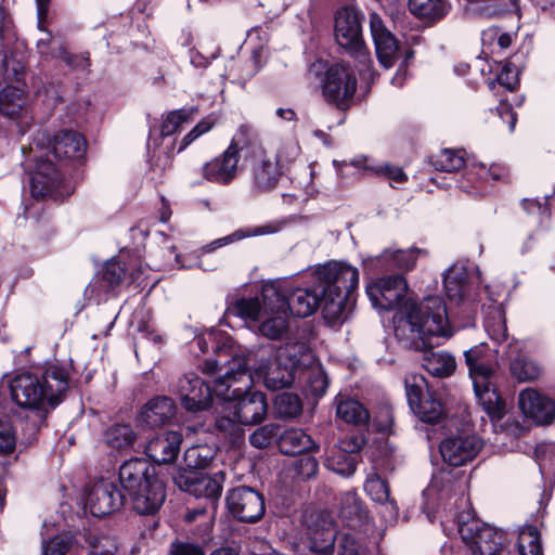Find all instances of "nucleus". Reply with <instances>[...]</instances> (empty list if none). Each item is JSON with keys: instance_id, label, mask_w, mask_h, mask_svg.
<instances>
[{"instance_id": "nucleus-1", "label": "nucleus", "mask_w": 555, "mask_h": 555, "mask_svg": "<svg viewBox=\"0 0 555 555\" xmlns=\"http://www.w3.org/2000/svg\"><path fill=\"white\" fill-rule=\"evenodd\" d=\"M408 283L402 275H389L369 284L365 293L376 309L391 310L399 306L393 317L395 335L404 347L420 349L431 337H450L446 304L441 297L430 296L417 304L405 300Z\"/></svg>"}, {"instance_id": "nucleus-2", "label": "nucleus", "mask_w": 555, "mask_h": 555, "mask_svg": "<svg viewBox=\"0 0 555 555\" xmlns=\"http://www.w3.org/2000/svg\"><path fill=\"white\" fill-rule=\"evenodd\" d=\"M248 367L246 356L234 354L223 364L220 360H206L203 371L222 372L215 380V395L228 402V409L241 424L251 426L266 418L268 403L262 392L248 391L253 384Z\"/></svg>"}, {"instance_id": "nucleus-3", "label": "nucleus", "mask_w": 555, "mask_h": 555, "mask_svg": "<svg viewBox=\"0 0 555 555\" xmlns=\"http://www.w3.org/2000/svg\"><path fill=\"white\" fill-rule=\"evenodd\" d=\"M228 311L243 319L251 331L271 340L282 339L288 331L285 292L281 282L263 284L258 296L241 298Z\"/></svg>"}, {"instance_id": "nucleus-4", "label": "nucleus", "mask_w": 555, "mask_h": 555, "mask_svg": "<svg viewBox=\"0 0 555 555\" xmlns=\"http://www.w3.org/2000/svg\"><path fill=\"white\" fill-rule=\"evenodd\" d=\"M312 282L323 296V318L331 326L344 323L359 285V271L344 261H332L312 272Z\"/></svg>"}, {"instance_id": "nucleus-5", "label": "nucleus", "mask_w": 555, "mask_h": 555, "mask_svg": "<svg viewBox=\"0 0 555 555\" xmlns=\"http://www.w3.org/2000/svg\"><path fill=\"white\" fill-rule=\"evenodd\" d=\"M68 378V370L60 364L49 365L41 376L24 372L11 382V395L21 406L37 409L46 402L54 406L65 396Z\"/></svg>"}, {"instance_id": "nucleus-6", "label": "nucleus", "mask_w": 555, "mask_h": 555, "mask_svg": "<svg viewBox=\"0 0 555 555\" xmlns=\"http://www.w3.org/2000/svg\"><path fill=\"white\" fill-rule=\"evenodd\" d=\"M309 356L305 344L285 345L280 347L274 359L256 369V374L263 378L264 386L271 390H279L291 386L295 378V371L304 364Z\"/></svg>"}, {"instance_id": "nucleus-7", "label": "nucleus", "mask_w": 555, "mask_h": 555, "mask_svg": "<svg viewBox=\"0 0 555 555\" xmlns=\"http://www.w3.org/2000/svg\"><path fill=\"white\" fill-rule=\"evenodd\" d=\"M251 129L247 125L240 126L227 150L204 165L203 175L208 181L228 184L236 177L240 152H248Z\"/></svg>"}, {"instance_id": "nucleus-8", "label": "nucleus", "mask_w": 555, "mask_h": 555, "mask_svg": "<svg viewBox=\"0 0 555 555\" xmlns=\"http://www.w3.org/2000/svg\"><path fill=\"white\" fill-rule=\"evenodd\" d=\"M459 533L469 547L472 555H500L503 551L504 534L480 519L462 514L457 524Z\"/></svg>"}, {"instance_id": "nucleus-9", "label": "nucleus", "mask_w": 555, "mask_h": 555, "mask_svg": "<svg viewBox=\"0 0 555 555\" xmlns=\"http://www.w3.org/2000/svg\"><path fill=\"white\" fill-rule=\"evenodd\" d=\"M244 159L250 175L251 186L256 192L266 193L276 188L283 172L259 142L254 129Z\"/></svg>"}, {"instance_id": "nucleus-10", "label": "nucleus", "mask_w": 555, "mask_h": 555, "mask_svg": "<svg viewBox=\"0 0 555 555\" xmlns=\"http://www.w3.org/2000/svg\"><path fill=\"white\" fill-rule=\"evenodd\" d=\"M357 77L351 67L334 64L327 68L322 80V95L328 104L347 109L354 102Z\"/></svg>"}, {"instance_id": "nucleus-11", "label": "nucleus", "mask_w": 555, "mask_h": 555, "mask_svg": "<svg viewBox=\"0 0 555 555\" xmlns=\"http://www.w3.org/2000/svg\"><path fill=\"white\" fill-rule=\"evenodd\" d=\"M309 548L319 555H331L334 551L337 530L327 511H306L302 518Z\"/></svg>"}, {"instance_id": "nucleus-12", "label": "nucleus", "mask_w": 555, "mask_h": 555, "mask_svg": "<svg viewBox=\"0 0 555 555\" xmlns=\"http://www.w3.org/2000/svg\"><path fill=\"white\" fill-rule=\"evenodd\" d=\"M172 479L180 490L189 492L196 498L209 500V508L214 512L216 511V502L221 496L225 480L223 472L208 476L192 470H179L173 475Z\"/></svg>"}, {"instance_id": "nucleus-13", "label": "nucleus", "mask_w": 555, "mask_h": 555, "mask_svg": "<svg viewBox=\"0 0 555 555\" xmlns=\"http://www.w3.org/2000/svg\"><path fill=\"white\" fill-rule=\"evenodd\" d=\"M335 38L337 43L351 55L359 59L360 63L370 62L363 46L360 17L356 10L341 9L335 17Z\"/></svg>"}, {"instance_id": "nucleus-14", "label": "nucleus", "mask_w": 555, "mask_h": 555, "mask_svg": "<svg viewBox=\"0 0 555 555\" xmlns=\"http://www.w3.org/2000/svg\"><path fill=\"white\" fill-rule=\"evenodd\" d=\"M33 100L22 87L7 86L0 90V116L15 122L24 133L31 125Z\"/></svg>"}, {"instance_id": "nucleus-15", "label": "nucleus", "mask_w": 555, "mask_h": 555, "mask_svg": "<svg viewBox=\"0 0 555 555\" xmlns=\"http://www.w3.org/2000/svg\"><path fill=\"white\" fill-rule=\"evenodd\" d=\"M225 502L233 517L244 522H256L266 512L262 494L246 486L230 490Z\"/></svg>"}, {"instance_id": "nucleus-16", "label": "nucleus", "mask_w": 555, "mask_h": 555, "mask_svg": "<svg viewBox=\"0 0 555 555\" xmlns=\"http://www.w3.org/2000/svg\"><path fill=\"white\" fill-rule=\"evenodd\" d=\"M124 500L113 481L101 479L87 490L83 507L94 517H104L119 509Z\"/></svg>"}, {"instance_id": "nucleus-17", "label": "nucleus", "mask_w": 555, "mask_h": 555, "mask_svg": "<svg viewBox=\"0 0 555 555\" xmlns=\"http://www.w3.org/2000/svg\"><path fill=\"white\" fill-rule=\"evenodd\" d=\"M483 442L476 435L459 434L444 438L439 451L449 466H463L472 462L482 449Z\"/></svg>"}, {"instance_id": "nucleus-18", "label": "nucleus", "mask_w": 555, "mask_h": 555, "mask_svg": "<svg viewBox=\"0 0 555 555\" xmlns=\"http://www.w3.org/2000/svg\"><path fill=\"white\" fill-rule=\"evenodd\" d=\"M175 391L180 398L181 405L186 411H204L211 405V389L195 373H188L180 377L177 382Z\"/></svg>"}, {"instance_id": "nucleus-19", "label": "nucleus", "mask_w": 555, "mask_h": 555, "mask_svg": "<svg viewBox=\"0 0 555 555\" xmlns=\"http://www.w3.org/2000/svg\"><path fill=\"white\" fill-rule=\"evenodd\" d=\"M518 405L521 412L537 424L547 425L555 420V401L533 388L519 392Z\"/></svg>"}, {"instance_id": "nucleus-20", "label": "nucleus", "mask_w": 555, "mask_h": 555, "mask_svg": "<svg viewBox=\"0 0 555 555\" xmlns=\"http://www.w3.org/2000/svg\"><path fill=\"white\" fill-rule=\"evenodd\" d=\"M370 28L379 64L385 68H390L397 59L398 42L396 38L376 13H372L370 16Z\"/></svg>"}, {"instance_id": "nucleus-21", "label": "nucleus", "mask_w": 555, "mask_h": 555, "mask_svg": "<svg viewBox=\"0 0 555 555\" xmlns=\"http://www.w3.org/2000/svg\"><path fill=\"white\" fill-rule=\"evenodd\" d=\"M157 477L155 467L143 459H131L119 467V481L128 495L138 491L150 479Z\"/></svg>"}, {"instance_id": "nucleus-22", "label": "nucleus", "mask_w": 555, "mask_h": 555, "mask_svg": "<svg viewBox=\"0 0 555 555\" xmlns=\"http://www.w3.org/2000/svg\"><path fill=\"white\" fill-rule=\"evenodd\" d=\"M286 312L298 318H307L313 314L319 307L323 308V296L317 284L297 287L291 295L285 296Z\"/></svg>"}, {"instance_id": "nucleus-23", "label": "nucleus", "mask_w": 555, "mask_h": 555, "mask_svg": "<svg viewBox=\"0 0 555 555\" xmlns=\"http://www.w3.org/2000/svg\"><path fill=\"white\" fill-rule=\"evenodd\" d=\"M492 376H480L473 380L478 403L492 421L501 420L505 414V401L492 383Z\"/></svg>"}, {"instance_id": "nucleus-24", "label": "nucleus", "mask_w": 555, "mask_h": 555, "mask_svg": "<svg viewBox=\"0 0 555 555\" xmlns=\"http://www.w3.org/2000/svg\"><path fill=\"white\" fill-rule=\"evenodd\" d=\"M129 496L137 513L154 514L160 508L166 499L164 482L158 477L152 478Z\"/></svg>"}, {"instance_id": "nucleus-25", "label": "nucleus", "mask_w": 555, "mask_h": 555, "mask_svg": "<svg viewBox=\"0 0 555 555\" xmlns=\"http://www.w3.org/2000/svg\"><path fill=\"white\" fill-rule=\"evenodd\" d=\"M181 442V434L178 431H167L146 443L145 454L157 464L169 463L177 457Z\"/></svg>"}, {"instance_id": "nucleus-26", "label": "nucleus", "mask_w": 555, "mask_h": 555, "mask_svg": "<svg viewBox=\"0 0 555 555\" xmlns=\"http://www.w3.org/2000/svg\"><path fill=\"white\" fill-rule=\"evenodd\" d=\"M176 406L171 398L158 396L142 408L138 422L142 426L158 427L167 424L175 416Z\"/></svg>"}, {"instance_id": "nucleus-27", "label": "nucleus", "mask_w": 555, "mask_h": 555, "mask_svg": "<svg viewBox=\"0 0 555 555\" xmlns=\"http://www.w3.org/2000/svg\"><path fill=\"white\" fill-rule=\"evenodd\" d=\"M61 175L52 162L40 159L30 179V192L36 198H43L61 184Z\"/></svg>"}, {"instance_id": "nucleus-28", "label": "nucleus", "mask_w": 555, "mask_h": 555, "mask_svg": "<svg viewBox=\"0 0 555 555\" xmlns=\"http://www.w3.org/2000/svg\"><path fill=\"white\" fill-rule=\"evenodd\" d=\"M86 150V140L78 132L62 130L53 138L52 153L56 158L80 159Z\"/></svg>"}, {"instance_id": "nucleus-29", "label": "nucleus", "mask_w": 555, "mask_h": 555, "mask_svg": "<svg viewBox=\"0 0 555 555\" xmlns=\"http://www.w3.org/2000/svg\"><path fill=\"white\" fill-rule=\"evenodd\" d=\"M364 490L374 502L382 505L380 513L387 520L397 519L398 506L390 499L388 485L380 476L370 475L364 483Z\"/></svg>"}, {"instance_id": "nucleus-30", "label": "nucleus", "mask_w": 555, "mask_h": 555, "mask_svg": "<svg viewBox=\"0 0 555 555\" xmlns=\"http://www.w3.org/2000/svg\"><path fill=\"white\" fill-rule=\"evenodd\" d=\"M283 222L281 221H271L266 224L255 227V228H248V229H240L234 231L232 234L217 238L212 241L211 243L205 245L203 247L204 253H211L216 250L217 248L223 247L228 244H231L233 242L250 237V236H259V235H268V234H274L282 230Z\"/></svg>"}, {"instance_id": "nucleus-31", "label": "nucleus", "mask_w": 555, "mask_h": 555, "mask_svg": "<svg viewBox=\"0 0 555 555\" xmlns=\"http://www.w3.org/2000/svg\"><path fill=\"white\" fill-rule=\"evenodd\" d=\"M516 349L517 345L508 346L511 358L509 371L512 376L519 383L532 382L539 378L542 374V367L539 363L525 353H517L513 357Z\"/></svg>"}, {"instance_id": "nucleus-32", "label": "nucleus", "mask_w": 555, "mask_h": 555, "mask_svg": "<svg viewBox=\"0 0 555 555\" xmlns=\"http://www.w3.org/2000/svg\"><path fill=\"white\" fill-rule=\"evenodd\" d=\"M409 9L412 14L428 21H439L450 11L448 0H409Z\"/></svg>"}, {"instance_id": "nucleus-33", "label": "nucleus", "mask_w": 555, "mask_h": 555, "mask_svg": "<svg viewBox=\"0 0 555 555\" xmlns=\"http://www.w3.org/2000/svg\"><path fill=\"white\" fill-rule=\"evenodd\" d=\"M280 450L289 455H296L311 450L314 442L309 435L300 428L286 430L280 438Z\"/></svg>"}, {"instance_id": "nucleus-34", "label": "nucleus", "mask_w": 555, "mask_h": 555, "mask_svg": "<svg viewBox=\"0 0 555 555\" xmlns=\"http://www.w3.org/2000/svg\"><path fill=\"white\" fill-rule=\"evenodd\" d=\"M339 515L349 522L350 527L356 526L366 517V511L356 491L349 490L340 494Z\"/></svg>"}, {"instance_id": "nucleus-35", "label": "nucleus", "mask_w": 555, "mask_h": 555, "mask_svg": "<svg viewBox=\"0 0 555 555\" xmlns=\"http://www.w3.org/2000/svg\"><path fill=\"white\" fill-rule=\"evenodd\" d=\"M423 366L434 376H450L456 369V362L452 354L444 351L426 352L423 359Z\"/></svg>"}, {"instance_id": "nucleus-36", "label": "nucleus", "mask_w": 555, "mask_h": 555, "mask_svg": "<svg viewBox=\"0 0 555 555\" xmlns=\"http://www.w3.org/2000/svg\"><path fill=\"white\" fill-rule=\"evenodd\" d=\"M126 271L127 269L121 261L111 259L105 263L101 280L94 281L87 289L91 293L98 288L107 292L121 283L126 276Z\"/></svg>"}, {"instance_id": "nucleus-37", "label": "nucleus", "mask_w": 555, "mask_h": 555, "mask_svg": "<svg viewBox=\"0 0 555 555\" xmlns=\"http://www.w3.org/2000/svg\"><path fill=\"white\" fill-rule=\"evenodd\" d=\"M472 380L480 376H492L493 369L486 356L485 345L475 346L464 352Z\"/></svg>"}, {"instance_id": "nucleus-38", "label": "nucleus", "mask_w": 555, "mask_h": 555, "mask_svg": "<svg viewBox=\"0 0 555 555\" xmlns=\"http://www.w3.org/2000/svg\"><path fill=\"white\" fill-rule=\"evenodd\" d=\"M357 455L333 447L325 460V467L344 477L353 475L357 467Z\"/></svg>"}, {"instance_id": "nucleus-39", "label": "nucleus", "mask_w": 555, "mask_h": 555, "mask_svg": "<svg viewBox=\"0 0 555 555\" xmlns=\"http://www.w3.org/2000/svg\"><path fill=\"white\" fill-rule=\"evenodd\" d=\"M485 330L492 340L496 343L505 340L507 326L505 311L501 306H493L488 309L485 318Z\"/></svg>"}, {"instance_id": "nucleus-40", "label": "nucleus", "mask_w": 555, "mask_h": 555, "mask_svg": "<svg viewBox=\"0 0 555 555\" xmlns=\"http://www.w3.org/2000/svg\"><path fill=\"white\" fill-rule=\"evenodd\" d=\"M104 437L107 446L116 450H127L135 440V434L128 424H115L108 427Z\"/></svg>"}, {"instance_id": "nucleus-41", "label": "nucleus", "mask_w": 555, "mask_h": 555, "mask_svg": "<svg viewBox=\"0 0 555 555\" xmlns=\"http://www.w3.org/2000/svg\"><path fill=\"white\" fill-rule=\"evenodd\" d=\"M336 414L346 423L361 424L369 420L366 409L356 400L346 399L337 403Z\"/></svg>"}, {"instance_id": "nucleus-42", "label": "nucleus", "mask_w": 555, "mask_h": 555, "mask_svg": "<svg viewBox=\"0 0 555 555\" xmlns=\"http://www.w3.org/2000/svg\"><path fill=\"white\" fill-rule=\"evenodd\" d=\"M196 113V107H183L168 113L162 124V135L169 137L173 134L183 124L189 122Z\"/></svg>"}, {"instance_id": "nucleus-43", "label": "nucleus", "mask_w": 555, "mask_h": 555, "mask_svg": "<svg viewBox=\"0 0 555 555\" xmlns=\"http://www.w3.org/2000/svg\"><path fill=\"white\" fill-rule=\"evenodd\" d=\"M412 411L422 422L436 423L442 415L441 403L434 399L431 395H427L423 399H418V402L410 405Z\"/></svg>"}, {"instance_id": "nucleus-44", "label": "nucleus", "mask_w": 555, "mask_h": 555, "mask_svg": "<svg viewBox=\"0 0 555 555\" xmlns=\"http://www.w3.org/2000/svg\"><path fill=\"white\" fill-rule=\"evenodd\" d=\"M214 450L208 446H193L184 453L188 470L206 468L214 459Z\"/></svg>"}, {"instance_id": "nucleus-45", "label": "nucleus", "mask_w": 555, "mask_h": 555, "mask_svg": "<svg viewBox=\"0 0 555 555\" xmlns=\"http://www.w3.org/2000/svg\"><path fill=\"white\" fill-rule=\"evenodd\" d=\"M518 551L520 555H542L540 533L535 527L527 526L520 530Z\"/></svg>"}, {"instance_id": "nucleus-46", "label": "nucleus", "mask_w": 555, "mask_h": 555, "mask_svg": "<svg viewBox=\"0 0 555 555\" xmlns=\"http://www.w3.org/2000/svg\"><path fill=\"white\" fill-rule=\"evenodd\" d=\"M404 385L409 405L417 403L418 399H423L429 395L427 382L421 374H408L404 378Z\"/></svg>"}, {"instance_id": "nucleus-47", "label": "nucleus", "mask_w": 555, "mask_h": 555, "mask_svg": "<svg viewBox=\"0 0 555 555\" xmlns=\"http://www.w3.org/2000/svg\"><path fill=\"white\" fill-rule=\"evenodd\" d=\"M465 164L464 156L461 152L444 149L437 154L433 159V165L440 171H457Z\"/></svg>"}, {"instance_id": "nucleus-48", "label": "nucleus", "mask_w": 555, "mask_h": 555, "mask_svg": "<svg viewBox=\"0 0 555 555\" xmlns=\"http://www.w3.org/2000/svg\"><path fill=\"white\" fill-rule=\"evenodd\" d=\"M301 408V401L295 393L282 392L275 398V409L282 417H296L300 414Z\"/></svg>"}, {"instance_id": "nucleus-49", "label": "nucleus", "mask_w": 555, "mask_h": 555, "mask_svg": "<svg viewBox=\"0 0 555 555\" xmlns=\"http://www.w3.org/2000/svg\"><path fill=\"white\" fill-rule=\"evenodd\" d=\"M397 256L395 248H386L377 256H369L363 260V264L370 270L390 271L398 270Z\"/></svg>"}, {"instance_id": "nucleus-50", "label": "nucleus", "mask_w": 555, "mask_h": 555, "mask_svg": "<svg viewBox=\"0 0 555 555\" xmlns=\"http://www.w3.org/2000/svg\"><path fill=\"white\" fill-rule=\"evenodd\" d=\"M300 154V146L294 141L282 143L275 154V160H273L280 170L283 172L298 158Z\"/></svg>"}, {"instance_id": "nucleus-51", "label": "nucleus", "mask_w": 555, "mask_h": 555, "mask_svg": "<svg viewBox=\"0 0 555 555\" xmlns=\"http://www.w3.org/2000/svg\"><path fill=\"white\" fill-rule=\"evenodd\" d=\"M224 411L225 414L217 418L216 426L218 430L224 433L232 440H236L243 436V430L241 428L243 424H241L228 409V402H225Z\"/></svg>"}, {"instance_id": "nucleus-52", "label": "nucleus", "mask_w": 555, "mask_h": 555, "mask_svg": "<svg viewBox=\"0 0 555 555\" xmlns=\"http://www.w3.org/2000/svg\"><path fill=\"white\" fill-rule=\"evenodd\" d=\"M279 426L275 424H266L258 427L250 436L249 442L251 446L263 449L268 447L274 437L278 435Z\"/></svg>"}, {"instance_id": "nucleus-53", "label": "nucleus", "mask_w": 555, "mask_h": 555, "mask_svg": "<svg viewBox=\"0 0 555 555\" xmlns=\"http://www.w3.org/2000/svg\"><path fill=\"white\" fill-rule=\"evenodd\" d=\"M293 469L297 477L308 480L315 477L319 470L318 461L311 455H304L293 462Z\"/></svg>"}, {"instance_id": "nucleus-54", "label": "nucleus", "mask_w": 555, "mask_h": 555, "mask_svg": "<svg viewBox=\"0 0 555 555\" xmlns=\"http://www.w3.org/2000/svg\"><path fill=\"white\" fill-rule=\"evenodd\" d=\"M16 431L9 421L0 420V454H10L16 447Z\"/></svg>"}, {"instance_id": "nucleus-55", "label": "nucleus", "mask_w": 555, "mask_h": 555, "mask_svg": "<svg viewBox=\"0 0 555 555\" xmlns=\"http://www.w3.org/2000/svg\"><path fill=\"white\" fill-rule=\"evenodd\" d=\"M495 82L505 87L507 90L513 91L518 85V73L516 67L512 64H505L498 74L496 79L489 81V88L493 89Z\"/></svg>"}, {"instance_id": "nucleus-56", "label": "nucleus", "mask_w": 555, "mask_h": 555, "mask_svg": "<svg viewBox=\"0 0 555 555\" xmlns=\"http://www.w3.org/2000/svg\"><path fill=\"white\" fill-rule=\"evenodd\" d=\"M69 546L70 541L67 538L56 535L42 541V555H65Z\"/></svg>"}, {"instance_id": "nucleus-57", "label": "nucleus", "mask_w": 555, "mask_h": 555, "mask_svg": "<svg viewBox=\"0 0 555 555\" xmlns=\"http://www.w3.org/2000/svg\"><path fill=\"white\" fill-rule=\"evenodd\" d=\"M476 175L483 180L499 181L507 177V170L504 166L493 164L487 167L483 164L475 166Z\"/></svg>"}, {"instance_id": "nucleus-58", "label": "nucleus", "mask_w": 555, "mask_h": 555, "mask_svg": "<svg viewBox=\"0 0 555 555\" xmlns=\"http://www.w3.org/2000/svg\"><path fill=\"white\" fill-rule=\"evenodd\" d=\"M397 256V266L400 271H409L415 267L418 255L422 253L417 248L395 249Z\"/></svg>"}, {"instance_id": "nucleus-59", "label": "nucleus", "mask_w": 555, "mask_h": 555, "mask_svg": "<svg viewBox=\"0 0 555 555\" xmlns=\"http://www.w3.org/2000/svg\"><path fill=\"white\" fill-rule=\"evenodd\" d=\"M91 555H119V546L115 538L101 537L92 545Z\"/></svg>"}, {"instance_id": "nucleus-60", "label": "nucleus", "mask_w": 555, "mask_h": 555, "mask_svg": "<svg viewBox=\"0 0 555 555\" xmlns=\"http://www.w3.org/2000/svg\"><path fill=\"white\" fill-rule=\"evenodd\" d=\"M374 175L385 177L391 182L403 183L408 177L400 167L391 166L388 164L378 165L377 167H370Z\"/></svg>"}, {"instance_id": "nucleus-61", "label": "nucleus", "mask_w": 555, "mask_h": 555, "mask_svg": "<svg viewBox=\"0 0 555 555\" xmlns=\"http://www.w3.org/2000/svg\"><path fill=\"white\" fill-rule=\"evenodd\" d=\"M214 126V122L208 119L201 120L190 132H188L179 146L178 152H182L185 147H188L193 141L199 138L202 134L208 132Z\"/></svg>"}, {"instance_id": "nucleus-62", "label": "nucleus", "mask_w": 555, "mask_h": 555, "mask_svg": "<svg viewBox=\"0 0 555 555\" xmlns=\"http://www.w3.org/2000/svg\"><path fill=\"white\" fill-rule=\"evenodd\" d=\"M339 555H361L360 546L351 533H343L338 542Z\"/></svg>"}, {"instance_id": "nucleus-63", "label": "nucleus", "mask_w": 555, "mask_h": 555, "mask_svg": "<svg viewBox=\"0 0 555 555\" xmlns=\"http://www.w3.org/2000/svg\"><path fill=\"white\" fill-rule=\"evenodd\" d=\"M328 379L326 374L319 370L311 379V390L315 396H323L327 389Z\"/></svg>"}, {"instance_id": "nucleus-64", "label": "nucleus", "mask_w": 555, "mask_h": 555, "mask_svg": "<svg viewBox=\"0 0 555 555\" xmlns=\"http://www.w3.org/2000/svg\"><path fill=\"white\" fill-rule=\"evenodd\" d=\"M170 555H205L203 550L191 543H173Z\"/></svg>"}]
</instances>
